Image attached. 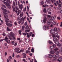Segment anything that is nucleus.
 <instances>
[{
  "label": "nucleus",
  "mask_w": 62,
  "mask_h": 62,
  "mask_svg": "<svg viewBox=\"0 0 62 62\" xmlns=\"http://www.w3.org/2000/svg\"><path fill=\"white\" fill-rule=\"evenodd\" d=\"M1 5L2 6H3L5 8H7V7H6L5 5L3 4H2Z\"/></svg>",
  "instance_id": "obj_43"
},
{
  "label": "nucleus",
  "mask_w": 62,
  "mask_h": 62,
  "mask_svg": "<svg viewBox=\"0 0 62 62\" xmlns=\"http://www.w3.org/2000/svg\"><path fill=\"white\" fill-rule=\"evenodd\" d=\"M5 40H8V37L7 36H6L5 37Z\"/></svg>",
  "instance_id": "obj_36"
},
{
  "label": "nucleus",
  "mask_w": 62,
  "mask_h": 62,
  "mask_svg": "<svg viewBox=\"0 0 62 62\" xmlns=\"http://www.w3.org/2000/svg\"><path fill=\"white\" fill-rule=\"evenodd\" d=\"M54 51H57V50H58V48L57 47H56L54 49Z\"/></svg>",
  "instance_id": "obj_29"
},
{
  "label": "nucleus",
  "mask_w": 62,
  "mask_h": 62,
  "mask_svg": "<svg viewBox=\"0 0 62 62\" xmlns=\"http://www.w3.org/2000/svg\"><path fill=\"white\" fill-rule=\"evenodd\" d=\"M51 54H54V53H55V52L54 51H50V52Z\"/></svg>",
  "instance_id": "obj_14"
},
{
  "label": "nucleus",
  "mask_w": 62,
  "mask_h": 62,
  "mask_svg": "<svg viewBox=\"0 0 62 62\" xmlns=\"http://www.w3.org/2000/svg\"><path fill=\"white\" fill-rule=\"evenodd\" d=\"M57 40V38L56 37H54L53 39V41H55V40Z\"/></svg>",
  "instance_id": "obj_21"
},
{
  "label": "nucleus",
  "mask_w": 62,
  "mask_h": 62,
  "mask_svg": "<svg viewBox=\"0 0 62 62\" xmlns=\"http://www.w3.org/2000/svg\"><path fill=\"white\" fill-rule=\"evenodd\" d=\"M4 16V17H5V19H6L5 20V21L6 22V23H9V20H9V19L7 18L5 16Z\"/></svg>",
  "instance_id": "obj_2"
},
{
  "label": "nucleus",
  "mask_w": 62,
  "mask_h": 62,
  "mask_svg": "<svg viewBox=\"0 0 62 62\" xmlns=\"http://www.w3.org/2000/svg\"><path fill=\"white\" fill-rule=\"evenodd\" d=\"M15 50V52L16 53H20L22 51V49L21 50H20L19 52V51H20V49L18 47H17L14 49Z\"/></svg>",
  "instance_id": "obj_1"
},
{
  "label": "nucleus",
  "mask_w": 62,
  "mask_h": 62,
  "mask_svg": "<svg viewBox=\"0 0 62 62\" xmlns=\"http://www.w3.org/2000/svg\"><path fill=\"white\" fill-rule=\"evenodd\" d=\"M52 19H50L49 20V21L50 23H52Z\"/></svg>",
  "instance_id": "obj_46"
},
{
  "label": "nucleus",
  "mask_w": 62,
  "mask_h": 62,
  "mask_svg": "<svg viewBox=\"0 0 62 62\" xmlns=\"http://www.w3.org/2000/svg\"><path fill=\"white\" fill-rule=\"evenodd\" d=\"M6 6L8 8H9V9H10L11 8V7H10V5L8 3L7 4V5Z\"/></svg>",
  "instance_id": "obj_7"
},
{
  "label": "nucleus",
  "mask_w": 62,
  "mask_h": 62,
  "mask_svg": "<svg viewBox=\"0 0 62 62\" xmlns=\"http://www.w3.org/2000/svg\"><path fill=\"white\" fill-rule=\"evenodd\" d=\"M30 51H28L27 50H26V51L25 52V53L26 54H28V53H30Z\"/></svg>",
  "instance_id": "obj_26"
},
{
  "label": "nucleus",
  "mask_w": 62,
  "mask_h": 62,
  "mask_svg": "<svg viewBox=\"0 0 62 62\" xmlns=\"http://www.w3.org/2000/svg\"><path fill=\"white\" fill-rule=\"evenodd\" d=\"M5 12H7V10L6 9H4L3 10Z\"/></svg>",
  "instance_id": "obj_54"
},
{
  "label": "nucleus",
  "mask_w": 62,
  "mask_h": 62,
  "mask_svg": "<svg viewBox=\"0 0 62 62\" xmlns=\"http://www.w3.org/2000/svg\"><path fill=\"white\" fill-rule=\"evenodd\" d=\"M53 30L55 32L56 31H57V28H54Z\"/></svg>",
  "instance_id": "obj_32"
},
{
  "label": "nucleus",
  "mask_w": 62,
  "mask_h": 62,
  "mask_svg": "<svg viewBox=\"0 0 62 62\" xmlns=\"http://www.w3.org/2000/svg\"><path fill=\"white\" fill-rule=\"evenodd\" d=\"M43 28L44 29H45V30H46V27L45 25H43Z\"/></svg>",
  "instance_id": "obj_23"
},
{
  "label": "nucleus",
  "mask_w": 62,
  "mask_h": 62,
  "mask_svg": "<svg viewBox=\"0 0 62 62\" xmlns=\"http://www.w3.org/2000/svg\"><path fill=\"white\" fill-rule=\"evenodd\" d=\"M61 24L60 25V26L61 27H62V22H61Z\"/></svg>",
  "instance_id": "obj_63"
},
{
  "label": "nucleus",
  "mask_w": 62,
  "mask_h": 62,
  "mask_svg": "<svg viewBox=\"0 0 62 62\" xmlns=\"http://www.w3.org/2000/svg\"><path fill=\"white\" fill-rule=\"evenodd\" d=\"M54 29H52L50 30V33L51 34H53L54 33Z\"/></svg>",
  "instance_id": "obj_8"
},
{
  "label": "nucleus",
  "mask_w": 62,
  "mask_h": 62,
  "mask_svg": "<svg viewBox=\"0 0 62 62\" xmlns=\"http://www.w3.org/2000/svg\"><path fill=\"white\" fill-rule=\"evenodd\" d=\"M48 57L50 58H51L52 57V55H51V54H49L48 55Z\"/></svg>",
  "instance_id": "obj_13"
},
{
  "label": "nucleus",
  "mask_w": 62,
  "mask_h": 62,
  "mask_svg": "<svg viewBox=\"0 0 62 62\" xmlns=\"http://www.w3.org/2000/svg\"><path fill=\"white\" fill-rule=\"evenodd\" d=\"M54 48V47L53 46H51L50 47V49L51 50H52Z\"/></svg>",
  "instance_id": "obj_30"
},
{
  "label": "nucleus",
  "mask_w": 62,
  "mask_h": 62,
  "mask_svg": "<svg viewBox=\"0 0 62 62\" xmlns=\"http://www.w3.org/2000/svg\"><path fill=\"white\" fill-rule=\"evenodd\" d=\"M6 24L7 26H8V27H12V26L13 25L12 24L10 23H6Z\"/></svg>",
  "instance_id": "obj_3"
},
{
  "label": "nucleus",
  "mask_w": 62,
  "mask_h": 62,
  "mask_svg": "<svg viewBox=\"0 0 62 62\" xmlns=\"http://www.w3.org/2000/svg\"><path fill=\"white\" fill-rule=\"evenodd\" d=\"M13 3L14 6L15 7L16 4H15V2L14 1L13 2Z\"/></svg>",
  "instance_id": "obj_55"
},
{
  "label": "nucleus",
  "mask_w": 62,
  "mask_h": 62,
  "mask_svg": "<svg viewBox=\"0 0 62 62\" xmlns=\"http://www.w3.org/2000/svg\"><path fill=\"white\" fill-rule=\"evenodd\" d=\"M55 53L56 54H59V52L58 51H55Z\"/></svg>",
  "instance_id": "obj_31"
},
{
  "label": "nucleus",
  "mask_w": 62,
  "mask_h": 62,
  "mask_svg": "<svg viewBox=\"0 0 62 62\" xmlns=\"http://www.w3.org/2000/svg\"><path fill=\"white\" fill-rule=\"evenodd\" d=\"M31 51L32 53L34 52V49L33 47L32 48V49H31Z\"/></svg>",
  "instance_id": "obj_25"
},
{
  "label": "nucleus",
  "mask_w": 62,
  "mask_h": 62,
  "mask_svg": "<svg viewBox=\"0 0 62 62\" xmlns=\"http://www.w3.org/2000/svg\"><path fill=\"white\" fill-rule=\"evenodd\" d=\"M46 14L45 13L43 14V16L44 17H46Z\"/></svg>",
  "instance_id": "obj_40"
},
{
  "label": "nucleus",
  "mask_w": 62,
  "mask_h": 62,
  "mask_svg": "<svg viewBox=\"0 0 62 62\" xmlns=\"http://www.w3.org/2000/svg\"><path fill=\"white\" fill-rule=\"evenodd\" d=\"M56 56L57 57H59V55L58 54H56Z\"/></svg>",
  "instance_id": "obj_50"
},
{
  "label": "nucleus",
  "mask_w": 62,
  "mask_h": 62,
  "mask_svg": "<svg viewBox=\"0 0 62 62\" xmlns=\"http://www.w3.org/2000/svg\"><path fill=\"white\" fill-rule=\"evenodd\" d=\"M11 37L14 39V40H15V37H14V35L13 34H12L11 35Z\"/></svg>",
  "instance_id": "obj_11"
},
{
  "label": "nucleus",
  "mask_w": 62,
  "mask_h": 62,
  "mask_svg": "<svg viewBox=\"0 0 62 62\" xmlns=\"http://www.w3.org/2000/svg\"><path fill=\"white\" fill-rule=\"evenodd\" d=\"M53 24H54V25H55V24H56V22H55V21H54L53 22Z\"/></svg>",
  "instance_id": "obj_38"
},
{
  "label": "nucleus",
  "mask_w": 62,
  "mask_h": 62,
  "mask_svg": "<svg viewBox=\"0 0 62 62\" xmlns=\"http://www.w3.org/2000/svg\"><path fill=\"white\" fill-rule=\"evenodd\" d=\"M54 43L56 44H58L59 43V42L57 41H54Z\"/></svg>",
  "instance_id": "obj_20"
},
{
  "label": "nucleus",
  "mask_w": 62,
  "mask_h": 62,
  "mask_svg": "<svg viewBox=\"0 0 62 62\" xmlns=\"http://www.w3.org/2000/svg\"><path fill=\"white\" fill-rule=\"evenodd\" d=\"M52 57H53V58H55V57H56V56L55 55H53L52 56Z\"/></svg>",
  "instance_id": "obj_44"
},
{
  "label": "nucleus",
  "mask_w": 62,
  "mask_h": 62,
  "mask_svg": "<svg viewBox=\"0 0 62 62\" xmlns=\"http://www.w3.org/2000/svg\"><path fill=\"white\" fill-rule=\"evenodd\" d=\"M27 38H30V35H29V34L28 33H27Z\"/></svg>",
  "instance_id": "obj_28"
},
{
  "label": "nucleus",
  "mask_w": 62,
  "mask_h": 62,
  "mask_svg": "<svg viewBox=\"0 0 62 62\" xmlns=\"http://www.w3.org/2000/svg\"><path fill=\"white\" fill-rule=\"evenodd\" d=\"M9 23H12V22L10 20H9Z\"/></svg>",
  "instance_id": "obj_62"
},
{
  "label": "nucleus",
  "mask_w": 62,
  "mask_h": 62,
  "mask_svg": "<svg viewBox=\"0 0 62 62\" xmlns=\"http://www.w3.org/2000/svg\"><path fill=\"white\" fill-rule=\"evenodd\" d=\"M53 47H56V45L55 44H53Z\"/></svg>",
  "instance_id": "obj_49"
},
{
  "label": "nucleus",
  "mask_w": 62,
  "mask_h": 62,
  "mask_svg": "<svg viewBox=\"0 0 62 62\" xmlns=\"http://www.w3.org/2000/svg\"><path fill=\"white\" fill-rule=\"evenodd\" d=\"M3 40H5V39H1L0 40V42H1V41H3Z\"/></svg>",
  "instance_id": "obj_41"
},
{
  "label": "nucleus",
  "mask_w": 62,
  "mask_h": 62,
  "mask_svg": "<svg viewBox=\"0 0 62 62\" xmlns=\"http://www.w3.org/2000/svg\"><path fill=\"white\" fill-rule=\"evenodd\" d=\"M24 26H23L22 27V29H21V30L22 31H23L24 30Z\"/></svg>",
  "instance_id": "obj_19"
},
{
  "label": "nucleus",
  "mask_w": 62,
  "mask_h": 62,
  "mask_svg": "<svg viewBox=\"0 0 62 62\" xmlns=\"http://www.w3.org/2000/svg\"><path fill=\"white\" fill-rule=\"evenodd\" d=\"M23 58H26V54H25L23 53Z\"/></svg>",
  "instance_id": "obj_17"
},
{
  "label": "nucleus",
  "mask_w": 62,
  "mask_h": 62,
  "mask_svg": "<svg viewBox=\"0 0 62 62\" xmlns=\"http://www.w3.org/2000/svg\"><path fill=\"white\" fill-rule=\"evenodd\" d=\"M18 7L20 9H21V10H22V9H23V5L20 4V5H19Z\"/></svg>",
  "instance_id": "obj_5"
},
{
  "label": "nucleus",
  "mask_w": 62,
  "mask_h": 62,
  "mask_svg": "<svg viewBox=\"0 0 62 62\" xmlns=\"http://www.w3.org/2000/svg\"><path fill=\"white\" fill-rule=\"evenodd\" d=\"M58 9H62V5L60 4H58Z\"/></svg>",
  "instance_id": "obj_4"
},
{
  "label": "nucleus",
  "mask_w": 62,
  "mask_h": 62,
  "mask_svg": "<svg viewBox=\"0 0 62 62\" xmlns=\"http://www.w3.org/2000/svg\"><path fill=\"white\" fill-rule=\"evenodd\" d=\"M7 31H11V30H10L8 27H7Z\"/></svg>",
  "instance_id": "obj_18"
},
{
  "label": "nucleus",
  "mask_w": 62,
  "mask_h": 62,
  "mask_svg": "<svg viewBox=\"0 0 62 62\" xmlns=\"http://www.w3.org/2000/svg\"><path fill=\"white\" fill-rule=\"evenodd\" d=\"M25 32H26V31H27V32H29V31H30L29 30H27L25 31Z\"/></svg>",
  "instance_id": "obj_51"
},
{
  "label": "nucleus",
  "mask_w": 62,
  "mask_h": 62,
  "mask_svg": "<svg viewBox=\"0 0 62 62\" xmlns=\"http://www.w3.org/2000/svg\"><path fill=\"white\" fill-rule=\"evenodd\" d=\"M46 8H45L43 10V11L44 12L46 13Z\"/></svg>",
  "instance_id": "obj_27"
},
{
  "label": "nucleus",
  "mask_w": 62,
  "mask_h": 62,
  "mask_svg": "<svg viewBox=\"0 0 62 62\" xmlns=\"http://www.w3.org/2000/svg\"><path fill=\"white\" fill-rule=\"evenodd\" d=\"M12 44V45H14V44L15 43V42L14 41H12L11 42Z\"/></svg>",
  "instance_id": "obj_39"
},
{
  "label": "nucleus",
  "mask_w": 62,
  "mask_h": 62,
  "mask_svg": "<svg viewBox=\"0 0 62 62\" xmlns=\"http://www.w3.org/2000/svg\"><path fill=\"white\" fill-rule=\"evenodd\" d=\"M22 22V20H20L18 22V23L19 24H20Z\"/></svg>",
  "instance_id": "obj_48"
},
{
  "label": "nucleus",
  "mask_w": 62,
  "mask_h": 62,
  "mask_svg": "<svg viewBox=\"0 0 62 62\" xmlns=\"http://www.w3.org/2000/svg\"><path fill=\"white\" fill-rule=\"evenodd\" d=\"M19 33L20 35H21V33H22V31L20 30L19 31Z\"/></svg>",
  "instance_id": "obj_47"
},
{
  "label": "nucleus",
  "mask_w": 62,
  "mask_h": 62,
  "mask_svg": "<svg viewBox=\"0 0 62 62\" xmlns=\"http://www.w3.org/2000/svg\"><path fill=\"white\" fill-rule=\"evenodd\" d=\"M54 34L55 35H57L58 34V33L57 31H55L54 32Z\"/></svg>",
  "instance_id": "obj_15"
},
{
  "label": "nucleus",
  "mask_w": 62,
  "mask_h": 62,
  "mask_svg": "<svg viewBox=\"0 0 62 62\" xmlns=\"http://www.w3.org/2000/svg\"><path fill=\"white\" fill-rule=\"evenodd\" d=\"M57 46H61V44H58L57 45Z\"/></svg>",
  "instance_id": "obj_52"
},
{
  "label": "nucleus",
  "mask_w": 62,
  "mask_h": 62,
  "mask_svg": "<svg viewBox=\"0 0 62 62\" xmlns=\"http://www.w3.org/2000/svg\"><path fill=\"white\" fill-rule=\"evenodd\" d=\"M23 16V14H21L20 15V17H22Z\"/></svg>",
  "instance_id": "obj_56"
},
{
  "label": "nucleus",
  "mask_w": 62,
  "mask_h": 62,
  "mask_svg": "<svg viewBox=\"0 0 62 62\" xmlns=\"http://www.w3.org/2000/svg\"><path fill=\"white\" fill-rule=\"evenodd\" d=\"M62 61V59L61 58H59V59L58 60V61L60 62Z\"/></svg>",
  "instance_id": "obj_12"
},
{
  "label": "nucleus",
  "mask_w": 62,
  "mask_h": 62,
  "mask_svg": "<svg viewBox=\"0 0 62 62\" xmlns=\"http://www.w3.org/2000/svg\"><path fill=\"white\" fill-rule=\"evenodd\" d=\"M12 8H13V12H14V11H15V7H14L13 6H12Z\"/></svg>",
  "instance_id": "obj_22"
},
{
  "label": "nucleus",
  "mask_w": 62,
  "mask_h": 62,
  "mask_svg": "<svg viewBox=\"0 0 62 62\" xmlns=\"http://www.w3.org/2000/svg\"><path fill=\"white\" fill-rule=\"evenodd\" d=\"M15 8L16 10H18V7L17 6H16Z\"/></svg>",
  "instance_id": "obj_53"
},
{
  "label": "nucleus",
  "mask_w": 62,
  "mask_h": 62,
  "mask_svg": "<svg viewBox=\"0 0 62 62\" xmlns=\"http://www.w3.org/2000/svg\"><path fill=\"white\" fill-rule=\"evenodd\" d=\"M2 35L3 37H5V36H6V34L4 33H3Z\"/></svg>",
  "instance_id": "obj_42"
},
{
  "label": "nucleus",
  "mask_w": 62,
  "mask_h": 62,
  "mask_svg": "<svg viewBox=\"0 0 62 62\" xmlns=\"http://www.w3.org/2000/svg\"><path fill=\"white\" fill-rule=\"evenodd\" d=\"M52 37L53 38L55 37V36L54 34H53Z\"/></svg>",
  "instance_id": "obj_61"
},
{
  "label": "nucleus",
  "mask_w": 62,
  "mask_h": 62,
  "mask_svg": "<svg viewBox=\"0 0 62 62\" xmlns=\"http://www.w3.org/2000/svg\"><path fill=\"white\" fill-rule=\"evenodd\" d=\"M48 14H52V13L51 12H48Z\"/></svg>",
  "instance_id": "obj_59"
},
{
  "label": "nucleus",
  "mask_w": 62,
  "mask_h": 62,
  "mask_svg": "<svg viewBox=\"0 0 62 62\" xmlns=\"http://www.w3.org/2000/svg\"><path fill=\"white\" fill-rule=\"evenodd\" d=\"M47 23L48 25H50L51 24V23L49 22H47Z\"/></svg>",
  "instance_id": "obj_37"
},
{
  "label": "nucleus",
  "mask_w": 62,
  "mask_h": 62,
  "mask_svg": "<svg viewBox=\"0 0 62 62\" xmlns=\"http://www.w3.org/2000/svg\"><path fill=\"white\" fill-rule=\"evenodd\" d=\"M47 11H51L50 10V8H47Z\"/></svg>",
  "instance_id": "obj_33"
},
{
  "label": "nucleus",
  "mask_w": 62,
  "mask_h": 62,
  "mask_svg": "<svg viewBox=\"0 0 62 62\" xmlns=\"http://www.w3.org/2000/svg\"><path fill=\"white\" fill-rule=\"evenodd\" d=\"M46 2L47 3H49V4H51V1H50V0H46Z\"/></svg>",
  "instance_id": "obj_16"
},
{
  "label": "nucleus",
  "mask_w": 62,
  "mask_h": 62,
  "mask_svg": "<svg viewBox=\"0 0 62 62\" xmlns=\"http://www.w3.org/2000/svg\"><path fill=\"white\" fill-rule=\"evenodd\" d=\"M25 29H29V27H28V25H27L26 26V27H25Z\"/></svg>",
  "instance_id": "obj_35"
},
{
  "label": "nucleus",
  "mask_w": 62,
  "mask_h": 62,
  "mask_svg": "<svg viewBox=\"0 0 62 62\" xmlns=\"http://www.w3.org/2000/svg\"><path fill=\"white\" fill-rule=\"evenodd\" d=\"M47 57V55H46L45 56V58H46Z\"/></svg>",
  "instance_id": "obj_64"
},
{
  "label": "nucleus",
  "mask_w": 62,
  "mask_h": 62,
  "mask_svg": "<svg viewBox=\"0 0 62 62\" xmlns=\"http://www.w3.org/2000/svg\"><path fill=\"white\" fill-rule=\"evenodd\" d=\"M3 14H4V15H5L6 14H7V13H6L5 12H4V11H3Z\"/></svg>",
  "instance_id": "obj_57"
},
{
  "label": "nucleus",
  "mask_w": 62,
  "mask_h": 62,
  "mask_svg": "<svg viewBox=\"0 0 62 62\" xmlns=\"http://www.w3.org/2000/svg\"><path fill=\"white\" fill-rule=\"evenodd\" d=\"M25 24V26H26L27 25V22H26L24 24Z\"/></svg>",
  "instance_id": "obj_45"
},
{
  "label": "nucleus",
  "mask_w": 62,
  "mask_h": 62,
  "mask_svg": "<svg viewBox=\"0 0 62 62\" xmlns=\"http://www.w3.org/2000/svg\"><path fill=\"white\" fill-rule=\"evenodd\" d=\"M17 20L18 21H19V20H20V18H19V17H17Z\"/></svg>",
  "instance_id": "obj_60"
},
{
  "label": "nucleus",
  "mask_w": 62,
  "mask_h": 62,
  "mask_svg": "<svg viewBox=\"0 0 62 62\" xmlns=\"http://www.w3.org/2000/svg\"><path fill=\"white\" fill-rule=\"evenodd\" d=\"M56 18V16H54V17L52 16L51 17V20H53V21H54V19Z\"/></svg>",
  "instance_id": "obj_6"
},
{
  "label": "nucleus",
  "mask_w": 62,
  "mask_h": 62,
  "mask_svg": "<svg viewBox=\"0 0 62 62\" xmlns=\"http://www.w3.org/2000/svg\"><path fill=\"white\" fill-rule=\"evenodd\" d=\"M48 43H49V44H51V45H52V44H53V42H52L49 40L48 41Z\"/></svg>",
  "instance_id": "obj_10"
},
{
  "label": "nucleus",
  "mask_w": 62,
  "mask_h": 62,
  "mask_svg": "<svg viewBox=\"0 0 62 62\" xmlns=\"http://www.w3.org/2000/svg\"><path fill=\"white\" fill-rule=\"evenodd\" d=\"M3 3L4 4H5V5H6V6L8 4V2L7 1H6L5 2H3Z\"/></svg>",
  "instance_id": "obj_24"
},
{
  "label": "nucleus",
  "mask_w": 62,
  "mask_h": 62,
  "mask_svg": "<svg viewBox=\"0 0 62 62\" xmlns=\"http://www.w3.org/2000/svg\"><path fill=\"white\" fill-rule=\"evenodd\" d=\"M46 18H44V20H43V22L45 24V23H46Z\"/></svg>",
  "instance_id": "obj_9"
},
{
  "label": "nucleus",
  "mask_w": 62,
  "mask_h": 62,
  "mask_svg": "<svg viewBox=\"0 0 62 62\" xmlns=\"http://www.w3.org/2000/svg\"><path fill=\"white\" fill-rule=\"evenodd\" d=\"M23 34L24 36H26V34L24 33H23Z\"/></svg>",
  "instance_id": "obj_58"
},
{
  "label": "nucleus",
  "mask_w": 62,
  "mask_h": 62,
  "mask_svg": "<svg viewBox=\"0 0 62 62\" xmlns=\"http://www.w3.org/2000/svg\"><path fill=\"white\" fill-rule=\"evenodd\" d=\"M40 4L41 5H43V4H44V2H43V1H42L40 2Z\"/></svg>",
  "instance_id": "obj_34"
}]
</instances>
